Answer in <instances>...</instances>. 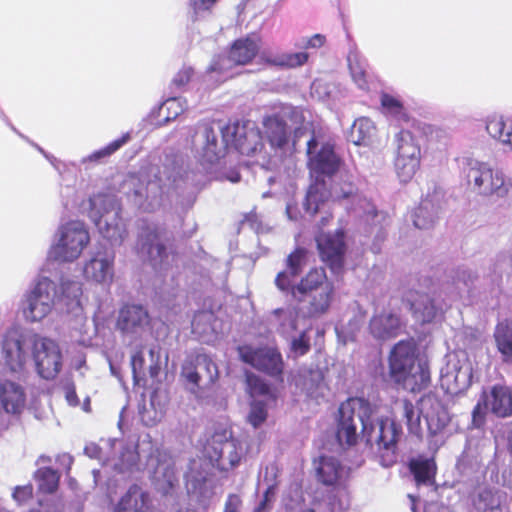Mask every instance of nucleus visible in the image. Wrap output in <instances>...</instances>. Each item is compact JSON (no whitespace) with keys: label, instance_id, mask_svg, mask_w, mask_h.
<instances>
[{"label":"nucleus","instance_id":"1","mask_svg":"<svg viewBox=\"0 0 512 512\" xmlns=\"http://www.w3.org/2000/svg\"><path fill=\"white\" fill-rule=\"evenodd\" d=\"M356 421L361 424L366 443L379 449L393 448L399 436L396 424L378 416V409L363 398H350L339 408L337 438L341 444L353 445L358 439Z\"/></svg>","mask_w":512,"mask_h":512},{"label":"nucleus","instance_id":"2","mask_svg":"<svg viewBox=\"0 0 512 512\" xmlns=\"http://www.w3.org/2000/svg\"><path fill=\"white\" fill-rule=\"evenodd\" d=\"M221 133L222 141L219 142L211 126L204 124L198 127L193 146L200 161L212 164L224 155L225 147H233L243 155L257 157L256 162L262 167L269 164V154L264 151L261 132L253 124H228Z\"/></svg>","mask_w":512,"mask_h":512},{"label":"nucleus","instance_id":"3","mask_svg":"<svg viewBox=\"0 0 512 512\" xmlns=\"http://www.w3.org/2000/svg\"><path fill=\"white\" fill-rule=\"evenodd\" d=\"M63 205L66 208L79 207L88 211L89 218L98 228L99 233L111 245H121L128 235L127 225L121 216V207L115 195L110 193L97 194L87 202H79V197L71 187L61 190Z\"/></svg>","mask_w":512,"mask_h":512},{"label":"nucleus","instance_id":"4","mask_svg":"<svg viewBox=\"0 0 512 512\" xmlns=\"http://www.w3.org/2000/svg\"><path fill=\"white\" fill-rule=\"evenodd\" d=\"M389 371L394 382L410 392L421 391L430 383L428 364L418 357L414 340L394 345L389 355Z\"/></svg>","mask_w":512,"mask_h":512},{"label":"nucleus","instance_id":"5","mask_svg":"<svg viewBox=\"0 0 512 512\" xmlns=\"http://www.w3.org/2000/svg\"><path fill=\"white\" fill-rule=\"evenodd\" d=\"M128 183L134 188V204L144 211H154L163 205L171 192L188 186L192 180L187 172L178 169L171 173L164 172L151 180L131 177Z\"/></svg>","mask_w":512,"mask_h":512},{"label":"nucleus","instance_id":"6","mask_svg":"<svg viewBox=\"0 0 512 512\" xmlns=\"http://www.w3.org/2000/svg\"><path fill=\"white\" fill-rule=\"evenodd\" d=\"M402 415L406 419L409 431L417 436L422 433L420 418L426 423L428 434L435 437V444L444 442V431L450 422V415L439 398L434 394L424 395L418 409L408 400L401 402Z\"/></svg>","mask_w":512,"mask_h":512},{"label":"nucleus","instance_id":"7","mask_svg":"<svg viewBox=\"0 0 512 512\" xmlns=\"http://www.w3.org/2000/svg\"><path fill=\"white\" fill-rule=\"evenodd\" d=\"M90 243L86 225L79 220H70L59 225L49 257L59 262H74Z\"/></svg>","mask_w":512,"mask_h":512},{"label":"nucleus","instance_id":"8","mask_svg":"<svg viewBox=\"0 0 512 512\" xmlns=\"http://www.w3.org/2000/svg\"><path fill=\"white\" fill-rule=\"evenodd\" d=\"M135 441L118 439L102 440L101 445L90 443L84 451L90 458H97L103 465H110L119 472L132 470L138 463L139 454Z\"/></svg>","mask_w":512,"mask_h":512},{"label":"nucleus","instance_id":"9","mask_svg":"<svg viewBox=\"0 0 512 512\" xmlns=\"http://www.w3.org/2000/svg\"><path fill=\"white\" fill-rule=\"evenodd\" d=\"M466 178L472 190L482 196L503 197L507 193L504 175L490 164L475 159H467Z\"/></svg>","mask_w":512,"mask_h":512},{"label":"nucleus","instance_id":"10","mask_svg":"<svg viewBox=\"0 0 512 512\" xmlns=\"http://www.w3.org/2000/svg\"><path fill=\"white\" fill-rule=\"evenodd\" d=\"M29 343L37 374L46 380L54 379L63 366V354L59 343L37 334L31 336Z\"/></svg>","mask_w":512,"mask_h":512},{"label":"nucleus","instance_id":"11","mask_svg":"<svg viewBox=\"0 0 512 512\" xmlns=\"http://www.w3.org/2000/svg\"><path fill=\"white\" fill-rule=\"evenodd\" d=\"M57 296L56 284L43 277L38 280L35 287L26 294L22 304L24 318L29 322H39L48 316Z\"/></svg>","mask_w":512,"mask_h":512},{"label":"nucleus","instance_id":"12","mask_svg":"<svg viewBox=\"0 0 512 512\" xmlns=\"http://www.w3.org/2000/svg\"><path fill=\"white\" fill-rule=\"evenodd\" d=\"M488 411L502 418L512 415V391L509 387L494 385L489 391H483L472 412V421L475 427L483 425Z\"/></svg>","mask_w":512,"mask_h":512},{"label":"nucleus","instance_id":"13","mask_svg":"<svg viewBox=\"0 0 512 512\" xmlns=\"http://www.w3.org/2000/svg\"><path fill=\"white\" fill-rule=\"evenodd\" d=\"M137 250L143 259L148 260L153 268L160 272L167 270L174 261V255L166 251L162 242L161 229L155 224H148L142 228Z\"/></svg>","mask_w":512,"mask_h":512},{"label":"nucleus","instance_id":"14","mask_svg":"<svg viewBox=\"0 0 512 512\" xmlns=\"http://www.w3.org/2000/svg\"><path fill=\"white\" fill-rule=\"evenodd\" d=\"M472 382V366L464 354H450L440 371V385L449 394L465 391Z\"/></svg>","mask_w":512,"mask_h":512},{"label":"nucleus","instance_id":"15","mask_svg":"<svg viewBox=\"0 0 512 512\" xmlns=\"http://www.w3.org/2000/svg\"><path fill=\"white\" fill-rule=\"evenodd\" d=\"M181 376L189 385L192 392L202 387L213 385L218 379V367L212 358L206 354H199L194 360L187 359L181 370Z\"/></svg>","mask_w":512,"mask_h":512},{"label":"nucleus","instance_id":"16","mask_svg":"<svg viewBox=\"0 0 512 512\" xmlns=\"http://www.w3.org/2000/svg\"><path fill=\"white\" fill-rule=\"evenodd\" d=\"M207 455L221 470H229L237 466L243 455V447L239 441L232 438L231 433L224 431L212 437Z\"/></svg>","mask_w":512,"mask_h":512},{"label":"nucleus","instance_id":"17","mask_svg":"<svg viewBox=\"0 0 512 512\" xmlns=\"http://www.w3.org/2000/svg\"><path fill=\"white\" fill-rule=\"evenodd\" d=\"M30 337H23L17 331H9L3 339L1 356L12 373L21 374L25 371L31 349Z\"/></svg>","mask_w":512,"mask_h":512},{"label":"nucleus","instance_id":"18","mask_svg":"<svg viewBox=\"0 0 512 512\" xmlns=\"http://www.w3.org/2000/svg\"><path fill=\"white\" fill-rule=\"evenodd\" d=\"M238 354L243 362L269 375L278 376L283 371L282 357L276 348L243 345L238 347Z\"/></svg>","mask_w":512,"mask_h":512},{"label":"nucleus","instance_id":"19","mask_svg":"<svg viewBox=\"0 0 512 512\" xmlns=\"http://www.w3.org/2000/svg\"><path fill=\"white\" fill-rule=\"evenodd\" d=\"M117 328L130 343L142 339L150 329V317L141 305H126L119 311Z\"/></svg>","mask_w":512,"mask_h":512},{"label":"nucleus","instance_id":"20","mask_svg":"<svg viewBox=\"0 0 512 512\" xmlns=\"http://www.w3.org/2000/svg\"><path fill=\"white\" fill-rule=\"evenodd\" d=\"M307 154L310 169L317 176H331L340 169V158L329 143L320 142L313 137L307 142Z\"/></svg>","mask_w":512,"mask_h":512},{"label":"nucleus","instance_id":"21","mask_svg":"<svg viewBox=\"0 0 512 512\" xmlns=\"http://www.w3.org/2000/svg\"><path fill=\"white\" fill-rule=\"evenodd\" d=\"M261 39L257 34H250L246 37L237 39L230 50L227 58H220L211 66V71H226L233 64L245 65L249 63L259 53Z\"/></svg>","mask_w":512,"mask_h":512},{"label":"nucleus","instance_id":"22","mask_svg":"<svg viewBox=\"0 0 512 512\" xmlns=\"http://www.w3.org/2000/svg\"><path fill=\"white\" fill-rule=\"evenodd\" d=\"M149 467L153 468V481L158 491L169 494L178 484V474L175 460L164 450L149 459Z\"/></svg>","mask_w":512,"mask_h":512},{"label":"nucleus","instance_id":"23","mask_svg":"<svg viewBox=\"0 0 512 512\" xmlns=\"http://www.w3.org/2000/svg\"><path fill=\"white\" fill-rule=\"evenodd\" d=\"M114 254L109 251H97L83 264L84 278L102 286H109L114 278Z\"/></svg>","mask_w":512,"mask_h":512},{"label":"nucleus","instance_id":"24","mask_svg":"<svg viewBox=\"0 0 512 512\" xmlns=\"http://www.w3.org/2000/svg\"><path fill=\"white\" fill-rule=\"evenodd\" d=\"M321 258L333 271L338 272L343 265L345 250L344 233L337 230L334 234L321 233L316 237Z\"/></svg>","mask_w":512,"mask_h":512},{"label":"nucleus","instance_id":"25","mask_svg":"<svg viewBox=\"0 0 512 512\" xmlns=\"http://www.w3.org/2000/svg\"><path fill=\"white\" fill-rule=\"evenodd\" d=\"M329 197L333 201L353 197L355 205L351 209L358 217L363 218L368 223L378 216V212L373 203L365 197L355 195V187L351 182H345L342 186L334 184L331 187Z\"/></svg>","mask_w":512,"mask_h":512},{"label":"nucleus","instance_id":"26","mask_svg":"<svg viewBox=\"0 0 512 512\" xmlns=\"http://www.w3.org/2000/svg\"><path fill=\"white\" fill-rule=\"evenodd\" d=\"M318 480L327 486H342L349 477L350 469L332 456H322L314 462Z\"/></svg>","mask_w":512,"mask_h":512},{"label":"nucleus","instance_id":"27","mask_svg":"<svg viewBox=\"0 0 512 512\" xmlns=\"http://www.w3.org/2000/svg\"><path fill=\"white\" fill-rule=\"evenodd\" d=\"M168 356L165 355L164 361L162 360L161 349L159 346L154 345L148 350V364L146 365L145 353L143 347L133 351L131 355V367L135 381L139 376L144 373L145 369L149 370L151 377L158 376L162 364L167 363Z\"/></svg>","mask_w":512,"mask_h":512},{"label":"nucleus","instance_id":"28","mask_svg":"<svg viewBox=\"0 0 512 512\" xmlns=\"http://www.w3.org/2000/svg\"><path fill=\"white\" fill-rule=\"evenodd\" d=\"M409 301L414 319L421 324L435 322L443 315V307L428 294L412 295Z\"/></svg>","mask_w":512,"mask_h":512},{"label":"nucleus","instance_id":"29","mask_svg":"<svg viewBox=\"0 0 512 512\" xmlns=\"http://www.w3.org/2000/svg\"><path fill=\"white\" fill-rule=\"evenodd\" d=\"M263 133L270 144V148L275 152L289 149L290 129L286 122L278 115L264 118Z\"/></svg>","mask_w":512,"mask_h":512},{"label":"nucleus","instance_id":"30","mask_svg":"<svg viewBox=\"0 0 512 512\" xmlns=\"http://www.w3.org/2000/svg\"><path fill=\"white\" fill-rule=\"evenodd\" d=\"M402 328L399 315L393 311L375 314L369 325L370 333L376 339L386 340L396 337Z\"/></svg>","mask_w":512,"mask_h":512},{"label":"nucleus","instance_id":"31","mask_svg":"<svg viewBox=\"0 0 512 512\" xmlns=\"http://www.w3.org/2000/svg\"><path fill=\"white\" fill-rule=\"evenodd\" d=\"M306 252L303 249H297L287 258V269L280 272L275 284L281 291H292L294 279L300 274L305 264Z\"/></svg>","mask_w":512,"mask_h":512},{"label":"nucleus","instance_id":"32","mask_svg":"<svg viewBox=\"0 0 512 512\" xmlns=\"http://www.w3.org/2000/svg\"><path fill=\"white\" fill-rule=\"evenodd\" d=\"M150 509L149 494L138 485H132L121 497L114 512H148Z\"/></svg>","mask_w":512,"mask_h":512},{"label":"nucleus","instance_id":"33","mask_svg":"<svg viewBox=\"0 0 512 512\" xmlns=\"http://www.w3.org/2000/svg\"><path fill=\"white\" fill-rule=\"evenodd\" d=\"M295 381L308 397L316 400L323 398L328 390L323 374L318 369L302 370Z\"/></svg>","mask_w":512,"mask_h":512},{"label":"nucleus","instance_id":"34","mask_svg":"<svg viewBox=\"0 0 512 512\" xmlns=\"http://www.w3.org/2000/svg\"><path fill=\"white\" fill-rule=\"evenodd\" d=\"M259 57L262 61L272 66L297 68L307 63L309 54L307 52L280 53L264 49L260 52Z\"/></svg>","mask_w":512,"mask_h":512},{"label":"nucleus","instance_id":"35","mask_svg":"<svg viewBox=\"0 0 512 512\" xmlns=\"http://www.w3.org/2000/svg\"><path fill=\"white\" fill-rule=\"evenodd\" d=\"M395 158H421L417 140L408 130H401L394 136Z\"/></svg>","mask_w":512,"mask_h":512},{"label":"nucleus","instance_id":"36","mask_svg":"<svg viewBox=\"0 0 512 512\" xmlns=\"http://www.w3.org/2000/svg\"><path fill=\"white\" fill-rule=\"evenodd\" d=\"M493 339L502 362L512 364V325L505 322L497 324Z\"/></svg>","mask_w":512,"mask_h":512},{"label":"nucleus","instance_id":"37","mask_svg":"<svg viewBox=\"0 0 512 512\" xmlns=\"http://www.w3.org/2000/svg\"><path fill=\"white\" fill-rule=\"evenodd\" d=\"M488 134L502 145L512 150V122L501 116H493L486 123Z\"/></svg>","mask_w":512,"mask_h":512},{"label":"nucleus","instance_id":"38","mask_svg":"<svg viewBox=\"0 0 512 512\" xmlns=\"http://www.w3.org/2000/svg\"><path fill=\"white\" fill-rule=\"evenodd\" d=\"M410 469L418 486H432L434 484L436 465L433 459H414L410 463Z\"/></svg>","mask_w":512,"mask_h":512},{"label":"nucleus","instance_id":"39","mask_svg":"<svg viewBox=\"0 0 512 512\" xmlns=\"http://www.w3.org/2000/svg\"><path fill=\"white\" fill-rule=\"evenodd\" d=\"M332 284L327 280L326 274L323 269L311 270L305 278L292 290L294 297L298 295H311L316 293L320 286Z\"/></svg>","mask_w":512,"mask_h":512},{"label":"nucleus","instance_id":"40","mask_svg":"<svg viewBox=\"0 0 512 512\" xmlns=\"http://www.w3.org/2000/svg\"><path fill=\"white\" fill-rule=\"evenodd\" d=\"M376 135V127L371 119L361 117L354 121L350 138L356 145H368Z\"/></svg>","mask_w":512,"mask_h":512},{"label":"nucleus","instance_id":"41","mask_svg":"<svg viewBox=\"0 0 512 512\" xmlns=\"http://www.w3.org/2000/svg\"><path fill=\"white\" fill-rule=\"evenodd\" d=\"M347 60L352 80L358 88L367 90L369 86L366 60L356 51L350 52Z\"/></svg>","mask_w":512,"mask_h":512},{"label":"nucleus","instance_id":"42","mask_svg":"<svg viewBox=\"0 0 512 512\" xmlns=\"http://www.w3.org/2000/svg\"><path fill=\"white\" fill-rule=\"evenodd\" d=\"M333 285L326 284L324 286H320V288L309 295V308L308 313L310 316H317L325 313L329 306L333 295Z\"/></svg>","mask_w":512,"mask_h":512},{"label":"nucleus","instance_id":"43","mask_svg":"<svg viewBox=\"0 0 512 512\" xmlns=\"http://www.w3.org/2000/svg\"><path fill=\"white\" fill-rule=\"evenodd\" d=\"M328 202V196L324 183H315L307 191L304 202V209L310 215L321 211Z\"/></svg>","mask_w":512,"mask_h":512},{"label":"nucleus","instance_id":"44","mask_svg":"<svg viewBox=\"0 0 512 512\" xmlns=\"http://www.w3.org/2000/svg\"><path fill=\"white\" fill-rule=\"evenodd\" d=\"M503 494L485 489L474 500V506L479 512H504L502 508Z\"/></svg>","mask_w":512,"mask_h":512},{"label":"nucleus","instance_id":"45","mask_svg":"<svg viewBox=\"0 0 512 512\" xmlns=\"http://www.w3.org/2000/svg\"><path fill=\"white\" fill-rule=\"evenodd\" d=\"M382 112L398 121L406 120L407 115L401 100L391 94L383 93L380 97Z\"/></svg>","mask_w":512,"mask_h":512},{"label":"nucleus","instance_id":"46","mask_svg":"<svg viewBox=\"0 0 512 512\" xmlns=\"http://www.w3.org/2000/svg\"><path fill=\"white\" fill-rule=\"evenodd\" d=\"M421 158H395V172L402 183H408L412 180L420 167Z\"/></svg>","mask_w":512,"mask_h":512},{"label":"nucleus","instance_id":"47","mask_svg":"<svg viewBox=\"0 0 512 512\" xmlns=\"http://www.w3.org/2000/svg\"><path fill=\"white\" fill-rule=\"evenodd\" d=\"M437 217V211L434 210L430 200L425 199L414 212L413 223L419 229L430 228Z\"/></svg>","mask_w":512,"mask_h":512},{"label":"nucleus","instance_id":"48","mask_svg":"<svg viewBox=\"0 0 512 512\" xmlns=\"http://www.w3.org/2000/svg\"><path fill=\"white\" fill-rule=\"evenodd\" d=\"M279 468L276 463H268L260 469L258 475V489L275 491L278 484Z\"/></svg>","mask_w":512,"mask_h":512},{"label":"nucleus","instance_id":"49","mask_svg":"<svg viewBox=\"0 0 512 512\" xmlns=\"http://www.w3.org/2000/svg\"><path fill=\"white\" fill-rule=\"evenodd\" d=\"M62 298L70 309L80 307L82 285L79 281L63 280L61 283Z\"/></svg>","mask_w":512,"mask_h":512},{"label":"nucleus","instance_id":"50","mask_svg":"<svg viewBox=\"0 0 512 512\" xmlns=\"http://www.w3.org/2000/svg\"><path fill=\"white\" fill-rule=\"evenodd\" d=\"M35 478L39 490L43 493H53L58 487L59 475L50 468L39 469L35 474Z\"/></svg>","mask_w":512,"mask_h":512},{"label":"nucleus","instance_id":"51","mask_svg":"<svg viewBox=\"0 0 512 512\" xmlns=\"http://www.w3.org/2000/svg\"><path fill=\"white\" fill-rule=\"evenodd\" d=\"M282 334L288 335L296 329V311L292 308L276 309L273 312Z\"/></svg>","mask_w":512,"mask_h":512},{"label":"nucleus","instance_id":"52","mask_svg":"<svg viewBox=\"0 0 512 512\" xmlns=\"http://www.w3.org/2000/svg\"><path fill=\"white\" fill-rule=\"evenodd\" d=\"M128 140H129V135L128 134L123 135L121 138L112 141L105 147H103L99 150H96L93 153H91L90 155H88L87 157L83 158L82 162L83 163H86L88 161L89 162H98L104 158H107L110 155H112L114 152H116L125 143H127Z\"/></svg>","mask_w":512,"mask_h":512},{"label":"nucleus","instance_id":"53","mask_svg":"<svg viewBox=\"0 0 512 512\" xmlns=\"http://www.w3.org/2000/svg\"><path fill=\"white\" fill-rule=\"evenodd\" d=\"M335 87L324 80L317 79L311 85V95L321 101L335 100Z\"/></svg>","mask_w":512,"mask_h":512},{"label":"nucleus","instance_id":"54","mask_svg":"<svg viewBox=\"0 0 512 512\" xmlns=\"http://www.w3.org/2000/svg\"><path fill=\"white\" fill-rule=\"evenodd\" d=\"M267 418L266 404L261 400H253L250 406V412L247 416L248 422L254 427L261 426Z\"/></svg>","mask_w":512,"mask_h":512},{"label":"nucleus","instance_id":"55","mask_svg":"<svg viewBox=\"0 0 512 512\" xmlns=\"http://www.w3.org/2000/svg\"><path fill=\"white\" fill-rule=\"evenodd\" d=\"M186 108V101L182 98H169L161 106V111L166 110L167 115L165 119L167 121L175 119L179 116Z\"/></svg>","mask_w":512,"mask_h":512},{"label":"nucleus","instance_id":"56","mask_svg":"<svg viewBox=\"0 0 512 512\" xmlns=\"http://www.w3.org/2000/svg\"><path fill=\"white\" fill-rule=\"evenodd\" d=\"M246 381L248 392L252 397L269 394V386L260 377L254 374H247Z\"/></svg>","mask_w":512,"mask_h":512},{"label":"nucleus","instance_id":"57","mask_svg":"<svg viewBox=\"0 0 512 512\" xmlns=\"http://www.w3.org/2000/svg\"><path fill=\"white\" fill-rule=\"evenodd\" d=\"M213 315L209 312H200L195 315L192 320V330L193 333L198 335L199 337L204 336L208 333L211 328V319Z\"/></svg>","mask_w":512,"mask_h":512},{"label":"nucleus","instance_id":"58","mask_svg":"<svg viewBox=\"0 0 512 512\" xmlns=\"http://www.w3.org/2000/svg\"><path fill=\"white\" fill-rule=\"evenodd\" d=\"M310 349V338L307 336V332L303 331L299 337L294 338L291 341V351L295 357L303 356Z\"/></svg>","mask_w":512,"mask_h":512},{"label":"nucleus","instance_id":"59","mask_svg":"<svg viewBox=\"0 0 512 512\" xmlns=\"http://www.w3.org/2000/svg\"><path fill=\"white\" fill-rule=\"evenodd\" d=\"M475 275L468 269H460L454 277V284L458 290L469 288L473 283Z\"/></svg>","mask_w":512,"mask_h":512},{"label":"nucleus","instance_id":"60","mask_svg":"<svg viewBox=\"0 0 512 512\" xmlns=\"http://www.w3.org/2000/svg\"><path fill=\"white\" fill-rule=\"evenodd\" d=\"M325 42V37L321 34H315L311 37H302L298 39L295 46L298 48H320Z\"/></svg>","mask_w":512,"mask_h":512},{"label":"nucleus","instance_id":"61","mask_svg":"<svg viewBox=\"0 0 512 512\" xmlns=\"http://www.w3.org/2000/svg\"><path fill=\"white\" fill-rule=\"evenodd\" d=\"M275 491H264L263 498L256 505L252 512H270L275 501Z\"/></svg>","mask_w":512,"mask_h":512},{"label":"nucleus","instance_id":"62","mask_svg":"<svg viewBox=\"0 0 512 512\" xmlns=\"http://www.w3.org/2000/svg\"><path fill=\"white\" fill-rule=\"evenodd\" d=\"M193 75V70L190 67H183L178 73L174 76L172 80V84L178 88L186 85Z\"/></svg>","mask_w":512,"mask_h":512},{"label":"nucleus","instance_id":"63","mask_svg":"<svg viewBox=\"0 0 512 512\" xmlns=\"http://www.w3.org/2000/svg\"><path fill=\"white\" fill-rule=\"evenodd\" d=\"M32 496V487L30 485L18 486L13 492V498L18 504L25 503Z\"/></svg>","mask_w":512,"mask_h":512},{"label":"nucleus","instance_id":"64","mask_svg":"<svg viewBox=\"0 0 512 512\" xmlns=\"http://www.w3.org/2000/svg\"><path fill=\"white\" fill-rule=\"evenodd\" d=\"M240 505H241L240 497L235 494H231L227 498L224 512H237Z\"/></svg>","mask_w":512,"mask_h":512}]
</instances>
